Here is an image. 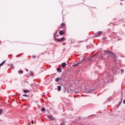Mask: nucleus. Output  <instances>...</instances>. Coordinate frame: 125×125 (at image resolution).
Here are the masks:
<instances>
[{
	"label": "nucleus",
	"instance_id": "1",
	"mask_svg": "<svg viewBox=\"0 0 125 125\" xmlns=\"http://www.w3.org/2000/svg\"><path fill=\"white\" fill-rule=\"evenodd\" d=\"M113 72H116V73H117V74L120 73V72H122V73H124V72H125V71L124 70H121L119 68H114L112 70Z\"/></svg>",
	"mask_w": 125,
	"mask_h": 125
},
{
	"label": "nucleus",
	"instance_id": "2",
	"mask_svg": "<svg viewBox=\"0 0 125 125\" xmlns=\"http://www.w3.org/2000/svg\"><path fill=\"white\" fill-rule=\"evenodd\" d=\"M105 53L106 54H109L110 55H112L111 56H112V57H114V56H115V54H114V53L111 51H109L108 50L105 51Z\"/></svg>",
	"mask_w": 125,
	"mask_h": 125
},
{
	"label": "nucleus",
	"instance_id": "3",
	"mask_svg": "<svg viewBox=\"0 0 125 125\" xmlns=\"http://www.w3.org/2000/svg\"><path fill=\"white\" fill-rule=\"evenodd\" d=\"M103 32H101V31H99L98 33H97L96 34H95V36H96V37H100V36H101V34H103Z\"/></svg>",
	"mask_w": 125,
	"mask_h": 125
},
{
	"label": "nucleus",
	"instance_id": "4",
	"mask_svg": "<svg viewBox=\"0 0 125 125\" xmlns=\"http://www.w3.org/2000/svg\"><path fill=\"white\" fill-rule=\"evenodd\" d=\"M59 34L60 36H63L65 34V31L64 30H61L59 31Z\"/></svg>",
	"mask_w": 125,
	"mask_h": 125
},
{
	"label": "nucleus",
	"instance_id": "5",
	"mask_svg": "<svg viewBox=\"0 0 125 125\" xmlns=\"http://www.w3.org/2000/svg\"><path fill=\"white\" fill-rule=\"evenodd\" d=\"M48 119H50L51 121H55V118L51 116H48Z\"/></svg>",
	"mask_w": 125,
	"mask_h": 125
},
{
	"label": "nucleus",
	"instance_id": "6",
	"mask_svg": "<svg viewBox=\"0 0 125 125\" xmlns=\"http://www.w3.org/2000/svg\"><path fill=\"white\" fill-rule=\"evenodd\" d=\"M94 58H95V57H92L89 59H88V60H90L91 61H96V60H94Z\"/></svg>",
	"mask_w": 125,
	"mask_h": 125
},
{
	"label": "nucleus",
	"instance_id": "7",
	"mask_svg": "<svg viewBox=\"0 0 125 125\" xmlns=\"http://www.w3.org/2000/svg\"><path fill=\"white\" fill-rule=\"evenodd\" d=\"M62 68H65V67H66V62H63L62 64Z\"/></svg>",
	"mask_w": 125,
	"mask_h": 125
},
{
	"label": "nucleus",
	"instance_id": "8",
	"mask_svg": "<svg viewBox=\"0 0 125 125\" xmlns=\"http://www.w3.org/2000/svg\"><path fill=\"white\" fill-rule=\"evenodd\" d=\"M60 80L62 81V79H61V78H57L55 79L56 82H59V81H60Z\"/></svg>",
	"mask_w": 125,
	"mask_h": 125
},
{
	"label": "nucleus",
	"instance_id": "9",
	"mask_svg": "<svg viewBox=\"0 0 125 125\" xmlns=\"http://www.w3.org/2000/svg\"><path fill=\"white\" fill-rule=\"evenodd\" d=\"M80 64H81V62H79L77 64H75L74 65H73V67H76V66H79V65H80Z\"/></svg>",
	"mask_w": 125,
	"mask_h": 125
},
{
	"label": "nucleus",
	"instance_id": "10",
	"mask_svg": "<svg viewBox=\"0 0 125 125\" xmlns=\"http://www.w3.org/2000/svg\"><path fill=\"white\" fill-rule=\"evenodd\" d=\"M58 91H60V90H61V86H58Z\"/></svg>",
	"mask_w": 125,
	"mask_h": 125
},
{
	"label": "nucleus",
	"instance_id": "11",
	"mask_svg": "<svg viewBox=\"0 0 125 125\" xmlns=\"http://www.w3.org/2000/svg\"><path fill=\"white\" fill-rule=\"evenodd\" d=\"M23 92H24V93H27V92H30V91H29L28 90H23Z\"/></svg>",
	"mask_w": 125,
	"mask_h": 125
},
{
	"label": "nucleus",
	"instance_id": "12",
	"mask_svg": "<svg viewBox=\"0 0 125 125\" xmlns=\"http://www.w3.org/2000/svg\"><path fill=\"white\" fill-rule=\"evenodd\" d=\"M65 40H66V39H65L64 38H62L61 39V42H64V41H65Z\"/></svg>",
	"mask_w": 125,
	"mask_h": 125
},
{
	"label": "nucleus",
	"instance_id": "13",
	"mask_svg": "<svg viewBox=\"0 0 125 125\" xmlns=\"http://www.w3.org/2000/svg\"><path fill=\"white\" fill-rule=\"evenodd\" d=\"M57 71H58V72H61V71H62L61 68H58L57 69Z\"/></svg>",
	"mask_w": 125,
	"mask_h": 125
},
{
	"label": "nucleus",
	"instance_id": "14",
	"mask_svg": "<svg viewBox=\"0 0 125 125\" xmlns=\"http://www.w3.org/2000/svg\"><path fill=\"white\" fill-rule=\"evenodd\" d=\"M65 26H66V24L64 23H62L61 24V26L62 27H65Z\"/></svg>",
	"mask_w": 125,
	"mask_h": 125
},
{
	"label": "nucleus",
	"instance_id": "15",
	"mask_svg": "<svg viewBox=\"0 0 125 125\" xmlns=\"http://www.w3.org/2000/svg\"><path fill=\"white\" fill-rule=\"evenodd\" d=\"M2 112H3V110H2V109H0V115L2 114Z\"/></svg>",
	"mask_w": 125,
	"mask_h": 125
},
{
	"label": "nucleus",
	"instance_id": "16",
	"mask_svg": "<svg viewBox=\"0 0 125 125\" xmlns=\"http://www.w3.org/2000/svg\"><path fill=\"white\" fill-rule=\"evenodd\" d=\"M42 112H44L45 111V108L43 107L42 110H41Z\"/></svg>",
	"mask_w": 125,
	"mask_h": 125
},
{
	"label": "nucleus",
	"instance_id": "17",
	"mask_svg": "<svg viewBox=\"0 0 125 125\" xmlns=\"http://www.w3.org/2000/svg\"><path fill=\"white\" fill-rule=\"evenodd\" d=\"M19 73L20 74H23V71H22V70H20V71H19Z\"/></svg>",
	"mask_w": 125,
	"mask_h": 125
},
{
	"label": "nucleus",
	"instance_id": "18",
	"mask_svg": "<svg viewBox=\"0 0 125 125\" xmlns=\"http://www.w3.org/2000/svg\"><path fill=\"white\" fill-rule=\"evenodd\" d=\"M22 96H24V97H28V96H29L27 95V94H24V95H22Z\"/></svg>",
	"mask_w": 125,
	"mask_h": 125
},
{
	"label": "nucleus",
	"instance_id": "19",
	"mask_svg": "<svg viewBox=\"0 0 125 125\" xmlns=\"http://www.w3.org/2000/svg\"><path fill=\"white\" fill-rule=\"evenodd\" d=\"M57 41L58 42H61V39H57Z\"/></svg>",
	"mask_w": 125,
	"mask_h": 125
},
{
	"label": "nucleus",
	"instance_id": "20",
	"mask_svg": "<svg viewBox=\"0 0 125 125\" xmlns=\"http://www.w3.org/2000/svg\"><path fill=\"white\" fill-rule=\"evenodd\" d=\"M122 101H123V98H121V101L119 105H121V104L122 103Z\"/></svg>",
	"mask_w": 125,
	"mask_h": 125
},
{
	"label": "nucleus",
	"instance_id": "21",
	"mask_svg": "<svg viewBox=\"0 0 125 125\" xmlns=\"http://www.w3.org/2000/svg\"><path fill=\"white\" fill-rule=\"evenodd\" d=\"M62 125H65V122H62V124H61Z\"/></svg>",
	"mask_w": 125,
	"mask_h": 125
},
{
	"label": "nucleus",
	"instance_id": "22",
	"mask_svg": "<svg viewBox=\"0 0 125 125\" xmlns=\"http://www.w3.org/2000/svg\"><path fill=\"white\" fill-rule=\"evenodd\" d=\"M36 56H35V55L32 56V58H36Z\"/></svg>",
	"mask_w": 125,
	"mask_h": 125
},
{
	"label": "nucleus",
	"instance_id": "23",
	"mask_svg": "<svg viewBox=\"0 0 125 125\" xmlns=\"http://www.w3.org/2000/svg\"><path fill=\"white\" fill-rule=\"evenodd\" d=\"M106 39H107V38L104 37V38H103V40H106Z\"/></svg>",
	"mask_w": 125,
	"mask_h": 125
},
{
	"label": "nucleus",
	"instance_id": "24",
	"mask_svg": "<svg viewBox=\"0 0 125 125\" xmlns=\"http://www.w3.org/2000/svg\"><path fill=\"white\" fill-rule=\"evenodd\" d=\"M123 103H124V104H125V99L124 100Z\"/></svg>",
	"mask_w": 125,
	"mask_h": 125
},
{
	"label": "nucleus",
	"instance_id": "25",
	"mask_svg": "<svg viewBox=\"0 0 125 125\" xmlns=\"http://www.w3.org/2000/svg\"><path fill=\"white\" fill-rule=\"evenodd\" d=\"M56 33H55V34H54V37H56Z\"/></svg>",
	"mask_w": 125,
	"mask_h": 125
},
{
	"label": "nucleus",
	"instance_id": "26",
	"mask_svg": "<svg viewBox=\"0 0 125 125\" xmlns=\"http://www.w3.org/2000/svg\"><path fill=\"white\" fill-rule=\"evenodd\" d=\"M26 72H28V69H26Z\"/></svg>",
	"mask_w": 125,
	"mask_h": 125
},
{
	"label": "nucleus",
	"instance_id": "27",
	"mask_svg": "<svg viewBox=\"0 0 125 125\" xmlns=\"http://www.w3.org/2000/svg\"><path fill=\"white\" fill-rule=\"evenodd\" d=\"M110 77V75H108V77L109 78Z\"/></svg>",
	"mask_w": 125,
	"mask_h": 125
},
{
	"label": "nucleus",
	"instance_id": "28",
	"mask_svg": "<svg viewBox=\"0 0 125 125\" xmlns=\"http://www.w3.org/2000/svg\"><path fill=\"white\" fill-rule=\"evenodd\" d=\"M91 90H93V89H92Z\"/></svg>",
	"mask_w": 125,
	"mask_h": 125
}]
</instances>
